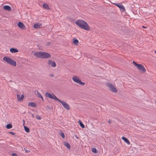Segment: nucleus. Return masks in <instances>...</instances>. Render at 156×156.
Masks as SVG:
<instances>
[{
	"label": "nucleus",
	"instance_id": "9d476101",
	"mask_svg": "<svg viewBox=\"0 0 156 156\" xmlns=\"http://www.w3.org/2000/svg\"><path fill=\"white\" fill-rule=\"evenodd\" d=\"M48 64L49 66H51L53 67H55L56 66V64L55 62L51 60H48Z\"/></svg>",
	"mask_w": 156,
	"mask_h": 156
},
{
	"label": "nucleus",
	"instance_id": "412c9836",
	"mask_svg": "<svg viewBox=\"0 0 156 156\" xmlns=\"http://www.w3.org/2000/svg\"><path fill=\"white\" fill-rule=\"evenodd\" d=\"M42 6L44 8L46 9H49V6L47 4L44 3L43 4Z\"/></svg>",
	"mask_w": 156,
	"mask_h": 156
},
{
	"label": "nucleus",
	"instance_id": "c9c22d12",
	"mask_svg": "<svg viewBox=\"0 0 156 156\" xmlns=\"http://www.w3.org/2000/svg\"><path fill=\"white\" fill-rule=\"evenodd\" d=\"M50 75L52 77H53L54 76V75L53 74H50Z\"/></svg>",
	"mask_w": 156,
	"mask_h": 156
},
{
	"label": "nucleus",
	"instance_id": "ddd939ff",
	"mask_svg": "<svg viewBox=\"0 0 156 156\" xmlns=\"http://www.w3.org/2000/svg\"><path fill=\"white\" fill-rule=\"evenodd\" d=\"M17 97L18 101H22L24 98V96L23 95H22L20 96V95L17 94Z\"/></svg>",
	"mask_w": 156,
	"mask_h": 156
},
{
	"label": "nucleus",
	"instance_id": "393cba45",
	"mask_svg": "<svg viewBox=\"0 0 156 156\" xmlns=\"http://www.w3.org/2000/svg\"><path fill=\"white\" fill-rule=\"evenodd\" d=\"M6 127L7 129H10L12 127V126L10 124H8L6 126Z\"/></svg>",
	"mask_w": 156,
	"mask_h": 156
},
{
	"label": "nucleus",
	"instance_id": "58836bf2",
	"mask_svg": "<svg viewBox=\"0 0 156 156\" xmlns=\"http://www.w3.org/2000/svg\"><path fill=\"white\" fill-rule=\"evenodd\" d=\"M76 137L77 138H78V137H77V136L76 135Z\"/></svg>",
	"mask_w": 156,
	"mask_h": 156
},
{
	"label": "nucleus",
	"instance_id": "a211bd4d",
	"mask_svg": "<svg viewBox=\"0 0 156 156\" xmlns=\"http://www.w3.org/2000/svg\"><path fill=\"white\" fill-rule=\"evenodd\" d=\"M17 25L19 27L22 29H23L24 27V24L21 22H19L17 24Z\"/></svg>",
	"mask_w": 156,
	"mask_h": 156
},
{
	"label": "nucleus",
	"instance_id": "e433bc0d",
	"mask_svg": "<svg viewBox=\"0 0 156 156\" xmlns=\"http://www.w3.org/2000/svg\"><path fill=\"white\" fill-rule=\"evenodd\" d=\"M143 28H147V27H145V26H143Z\"/></svg>",
	"mask_w": 156,
	"mask_h": 156
},
{
	"label": "nucleus",
	"instance_id": "7c9ffc66",
	"mask_svg": "<svg viewBox=\"0 0 156 156\" xmlns=\"http://www.w3.org/2000/svg\"><path fill=\"white\" fill-rule=\"evenodd\" d=\"M10 134H11L12 135H14L15 134V133L12 132H10L9 133Z\"/></svg>",
	"mask_w": 156,
	"mask_h": 156
},
{
	"label": "nucleus",
	"instance_id": "cd10ccee",
	"mask_svg": "<svg viewBox=\"0 0 156 156\" xmlns=\"http://www.w3.org/2000/svg\"><path fill=\"white\" fill-rule=\"evenodd\" d=\"M60 136L63 138L65 137V135L63 132L61 131L60 133Z\"/></svg>",
	"mask_w": 156,
	"mask_h": 156
},
{
	"label": "nucleus",
	"instance_id": "f8f14e48",
	"mask_svg": "<svg viewBox=\"0 0 156 156\" xmlns=\"http://www.w3.org/2000/svg\"><path fill=\"white\" fill-rule=\"evenodd\" d=\"M3 9L4 10L7 11H11L12 9L11 7L7 5L4 6L3 7Z\"/></svg>",
	"mask_w": 156,
	"mask_h": 156
},
{
	"label": "nucleus",
	"instance_id": "6e6552de",
	"mask_svg": "<svg viewBox=\"0 0 156 156\" xmlns=\"http://www.w3.org/2000/svg\"><path fill=\"white\" fill-rule=\"evenodd\" d=\"M114 5H115L117 6L122 11H124L125 10V7L124 6L122 5H120L119 3H114Z\"/></svg>",
	"mask_w": 156,
	"mask_h": 156
},
{
	"label": "nucleus",
	"instance_id": "dca6fc26",
	"mask_svg": "<svg viewBox=\"0 0 156 156\" xmlns=\"http://www.w3.org/2000/svg\"><path fill=\"white\" fill-rule=\"evenodd\" d=\"M10 51L12 53H15L18 52V50L17 49L15 48H10Z\"/></svg>",
	"mask_w": 156,
	"mask_h": 156
},
{
	"label": "nucleus",
	"instance_id": "20e7f679",
	"mask_svg": "<svg viewBox=\"0 0 156 156\" xmlns=\"http://www.w3.org/2000/svg\"><path fill=\"white\" fill-rule=\"evenodd\" d=\"M72 79L74 82L81 85H84L85 84L84 82H82L81 80L77 76H73Z\"/></svg>",
	"mask_w": 156,
	"mask_h": 156
},
{
	"label": "nucleus",
	"instance_id": "b1692460",
	"mask_svg": "<svg viewBox=\"0 0 156 156\" xmlns=\"http://www.w3.org/2000/svg\"><path fill=\"white\" fill-rule=\"evenodd\" d=\"M53 97L52 98V99H54L55 100H58L60 102V101H61V100L58 99L57 97L54 94H53Z\"/></svg>",
	"mask_w": 156,
	"mask_h": 156
},
{
	"label": "nucleus",
	"instance_id": "1a4fd4ad",
	"mask_svg": "<svg viewBox=\"0 0 156 156\" xmlns=\"http://www.w3.org/2000/svg\"><path fill=\"white\" fill-rule=\"evenodd\" d=\"M42 51L35 52L34 53V55L37 58H42Z\"/></svg>",
	"mask_w": 156,
	"mask_h": 156
},
{
	"label": "nucleus",
	"instance_id": "f3484780",
	"mask_svg": "<svg viewBox=\"0 0 156 156\" xmlns=\"http://www.w3.org/2000/svg\"><path fill=\"white\" fill-rule=\"evenodd\" d=\"M122 139L124 141L126 142L128 144H130V143L128 140L126 138L122 136Z\"/></svg>",
	"mask_w": 156,
	"mask_h": 156
},
{
	"label": "nucleus",
	"instance_id": "bb28decb",
	"mask_svg": "<svg viewBox=\"0 0 156 156\" xmlns=\"http://www.w3.org/2000/svg\"><path fill=\"white\" fill-rule=\"evenodd\" d=\"M92 151L94 153H98V151L95 148H93L92 149Z\"/></svg>",
	"mask_w": 156,
	"mask_h": 156
},
{
	"label": "nucleus",
	"instance_id": "4468645a",
	"mask_svg": "<svg viewBox=\"0 0 156 156\" xmlns=\"http://www.w3.org/2000/svg\"><path fill=\"white\" fill-rule=\"evenodd\" d=\"M53 94H50L48 92H46L45 93V95L46 96L50 99H52V98L53 97Z\"/></svg>",
	"mask_w": 156,
	"mask_h": 156
},
{
	"label": "nucleus",
	"instance_id": "4c0bfd02",
	"mask_svg": "<svg viewBox=\"0 0 156 156\" xmlns=\"http://www.w3.org/2000/svg\"><path fill=\"white\" fill-rule=\"evenodd\" d=\"M154 53H155V54H156V51H154Z\"/></svg>",
	"mask_w": 156,
	"mask_h": 156
},
{
	"label": "nucleus",
	"instance_id": "6ab92c4d",
	"mask_svg": "<svg viewBox=\"0 0 156 156\" xmlns=\"http://www.w3.org/2000/svg\"><path fill=\"white\" fill-rule=\"evenodd\" d=\"M73 44L76 45H77L79 44V41L76 39H73Z\"/></svg>",
	"mask_w": 156,
	"mask_h": 156
},
{
	"label": "nucleus",
	"instance_id": "0eeeda50",
	"mask_svg": "<svg viewBox=\"0 0 156 156\" xmlns=\"http://www.w3.org/2000/svg\"><path fill=\"white\" fill-rule=\"evenodd\" d=\"M42 54L41 58H49L51 57L50 55L46 52H42Z\"/></svg>",
	"mask_w": 156,
	"mask_h": 156
},
{
	"label": "nucleus",
	"instance_id": "f03ea898",
	"mask_svg": "<svg viewBox=\"0 0 156 156\" xmlns=\"http://www.w3.org/2000/svg\"><path fill=\"white\" fill-rule=\"evenodd\" d=\"M3 59L6 62L14 66H16V62L9 57H4Z\"/></svg>",
	"mask_w": 156,
	"mask_h": 156
},
{
	"label": "nucleus",
	"instance_id": "5701e85b",
	"mask_svg": "<svg viewBox=\"0 0 156 156\" xmlns=\"http://www.w3.org/2000/svg\"><path fill=\"white\" fill-rule=\"evenodd\" d=\"M23 126L25 131L27 133H29L30 131V129L29 128L25 126L24 124H23Z\"/></svg>",
	"mask_w": 156,
	"mask_h": 156
},
{
	"label": "nucleus",
	"instance_id": "423d86ee",
	"mask_svg": "<svg viewBox=\"0 0 156 156\" xmlns=\"http://www.w3.org/2000/svg\"><path fill=\"white\" fill-rule=\"evenodd\" d=\"M60 102L65 109L67 110H69V106L66 102L63 101H60Z\"/></svg>",
	"mask_w": 156,
	"mask_h": 156
},
{
	"label": "nucleus",
	"instance_id": "a878e982",
	"mask_svg": "<svg viewBox=\"0 0 156 156\" xmlns=\"http://www.w3.org/2000/svg\"><path fill=\"white\" fill-rule=\"evenodd\" d=\"M79 123L80 125V126H81L82 128H84V125L82 123V122H81V121L80 120L79 121Z\"/></svg>",
	"mask_w": 156,
	"mask_h": 156
},
{
	"label": "nucleus",
	"instance_id": "c85d7f7f",
	"mask_svg": "<svg viewBox=\"0 0 156 156\" xmlns=\"http://www.w3.org/2000/svg\"><path fill=\"white\" fill-rule=\"evenodd\" d=\"M36 118L37 119H38L39 120H40L41 119V117L39 116L38 115H36Z\"/></svg>",
	"mask_w": 156,
	"mask_h": 156
},
{
	"label": "nucleus",
	"instance_id": "f257e3e1",
	"mask_svg": "<svg viewBox=\"0 0 156 156\" xmlns=\"http://www.w3.org/2000/svg\"><path fill=\"white\" fill-rule=\"evenodd\" d=\"M75 24L80 28L83 30H89L90 29V28L88 24L83 20H77L75 22Z\"/></svg>",
	"mask_w": 156,
	"mask_h": 156
},
{
	"label": "nucleus",
	"instance_id": "39448f33",
	"mask_svg": "<svg viewBox=\"0 0 156 156\" xmlns=\"http://www.w3.org/2000/svg\"><path fill=\"white\" fill-rule=\"evenodd\" d=\"M136 67L139 70L142 72H145L146 69L144 66L141 64H135Z\"/></svg>",
	"mask_w": 156,
	"mask_h": 156
},
{
	"label": "nucleus",
	"instance_id": "2f4dec72",
	"mask_svg": "<svg viewBox=\"0 0 156 156\" xmlns=\"http://www.w3.org/2000/svg\"><path fill=\"white\" fill-rule=\"evenodd\" d=\"M24 149H25V151L26 153H28V152H30V151L27 150L25 148H24Z\"/></svg>",
	"mask_w": 156,
	"mask_h": 156
},
{
	"label": "nucleus",
	"instance_id": "9b49d317",
	"mask_svg": "<svg viewBox=\"0 0 156 156\" xmlns=\"http://www.w3.org/2000/svg\"><path fill=\"white\" fill-rule=\"evenodd\" d=\"M35 94L38 97L41 98L42 100H43V98L41 94L38 91L35 90L34 92Z\"/></svg>",
	"mask_w": 156,
	"mask_h": 156
},
{
	"label": "nucleus",
	"instance_id": "473e14b6",
	"mask_svg": "<svg viewBox=\"0 0 156 156\" xmlns=\"http://www.w3.org/2000/svg\"><path fill=\"white\" fill-rule=\"evenodd\" d=\"M133 63H134V66H135V67H136V64H137L134 61H133Z\"/></svg>",
	"mask_w": 156,
	"mask_h": 156
},
{
	"label": "nucleus",
	"instance_id": "2eb2a0df",
	"mask_svg": "<svg viewBox=\"0 0 156 156\" xmlns=\"http://www.w3.org/2000/svg\"><path fill=\"white\" fill-rule=\"evenodd\" d=\"M42 25L40 23H37L35 24L34 26V27L35 28H40Z\"/></svg>",
	"mask_w": 156,
	"mask_h": 156
},
{
	"label": "nucleus",
	"instance_id": "7ed1b4c3",
	"mask_svg": "<svg viewBox=\"0 0 156 156\" xmlns=\"http://www.w3.org/2000/svg\"><path fill=\"white\" fill-rule=\"evenodd\" d=\"M106 85L109 88V90L112 92L116 93L117 92V89L111 83L108 82L106 83Z\"/></svg>",
	"mask_w": 156,
	"mask_h": 156
},
{
	"label": "nucleus",
	"instance_id": "4be33fe9",
	"mask_svg": "<svg viewBox=\"0 0 156 156\" xmlns=\"http://www.w3.org/2000/svg\"><path fill=\"white\" fill-rule=\"evenodd\" d=\"M64 145L66 146L68 149L70 148V144L67 142H65L64 143Z\"/></svg>",
	"mask_w": 156,
	"mask_h": 156
},
{
	"label": "nucleus",
	"instance_id": "72a5a7b5",
	"mask_svg": "<svg viewBox=\"0 0 156 156\" xmlns=\"http://www.w3.org/2000/svg\"><path fill=\"white\" fill-rule=\"evenodd\" d=\"M31 115L32 116V117L34 118V115L32 113H31Z\"/></svg>",
	"mask_w": 156,
	"mask_h": 156
},
{
	"label": "nucleus",
	"instance_id": "c756f323",
	"mask_svg": "<svg viewBox=\"0 0 156 156\" xmlns=\"http://www.w3.org/2000/svg\"><path fill=\"white\" fill-rule=\"evenodd\" d=\"M12 155L13 156H18V155L16 154L15 153H12Z\"/></svg>",
	"mask_w": 156,
	"mask_h": 156
},
{
	"label": "nucleus",
	"instance_id": "aec40b11",
	"mask_svg": "<svg viewBox=\"0 0 156 156\" xmlns=\"http://www.w3.org/2000/svg\"><path fill=\"white\" fill-rule=\"evenodd\" d=\"M28 105L32 107H35L36 105L35 103L33 102H30L28 103Z\"/></svg>",
	"mask_w": 156,
	"mask_h": 156
},
{
	"label": "nucleus",
	"instance_id": "f704fd0d",
	"mask_svg": "<svg viewBox=\"0 0 156 156\" xmlns=\"http://www.w3.org/2000/svg\"><path fill=\"white\" fill-rule=\"evenodd\" d=\"M108 122L109 123H111V121L110 120H109L108 121Z\"/></svg>",
	"mask_w": 156,
	"mask_h": 156
}]
</instances>
